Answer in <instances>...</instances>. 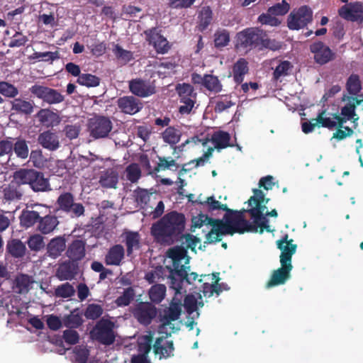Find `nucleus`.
Returning a JSON list of instances; mask_svg holds the SVG:
<instances>
[{
    "mask_svg": "<svg viewBox=\"0 0 363 363\" xmlns=\"http://www.w3.org/2000/svg\"><path fill=\"white\" fill-rule=\"evenodd\" d=\"M181 246H176L170 249L167 252L168 258L172 265L169 267L171 271H174L171 278V289L174 291V297L169 307L165 310V316L163 318L162 332L172 331L175 328L171 325V320H177L181 315L182 309L183 294L186 290L183 289L185 284H191L196 281L198 274L195 272L188 273L189 267L187 266L189 257L186 252L188 249L196 252V248L199 245L201 249V240L192 235H184L180 239Z\"/></svg>",
    "mask_w": 363,
    "mask_h": 363,
    "instance_id": "1",
    "label": "nucleus"
},
{
    "mask_svg": "<svg viewBox=\"0 0 363 363\" xmlns=\"http://www.w3.org/2000/svg\"><path fill=\"white\" fill-rule=\"evenodd\" d=\"M224 220H214L205 214L200 213L193 216L191 228L211 227V231L206 235L208 242L220 240L221 237L226 234L244 233L247 229L248 224L241 213L227 214Z\"/></svg>",
    "mask_w": 363,
    "mask_h": 363,
    "instance_id": "2",
    "label": "nucleus"
},
{
    "mask_svg": "<svg viewBox=\"0 0 363 363\" xmlns=\"http://www.w3.org/2000/svg\"><path fill=\"white\" fill-rule=\"evenodd\" d=\"M254 195L248 200L249 206L251 207L249 210L254 224L250 223L245 218L244 219L248 224L247 229L245 232H255L262 233L264 230L272 232L273 230L268 224V220L264 216H270L273 217L277 216V212L275 209L269 211L266 204L269 199L265 198V195L262 191L259 189L253 190Z\"/></svg>",
    "mask_w": 363,
    "mask_h": 363,
    "instance_id": "3",
    "label": "nucleus"
},
{
    "mask_svg": "<svg viewBox=\"0 0 363 363\" xmlns=\"http://www.w3.org/2000/svg\"><path fill=\"white\" fill-rule=\"evenodd\" d=\"M277 244L281 252V267L273 272L270 280L267 284V288L284 284L290 278V272L293 267L291 257L296 252V245L294 244L292 239L289 240L286 235L281 240H278Z\"/></svg>",
    "mask_w": 363,
    "mask_h": 363,
    "instance_id": "4",
    "label": "nucleus"
},
{
    "mask_svg": "<svg viewBox=\"0 0 363 363\" xmlns=\"http://www.w3.org/2000/svg\"><path fill=\"white\" fill-rule=\"evenodd\" d=\"M183 228V217L175 212L168 213L152 225V234L157 238H163L179 233Z\"/></svg>",
    "mask_w": 363,
    "mask_h": 363,
    "instance_id": "5",
    "label": "nucleus"
},
{
    "mask_svg": "<svg viewBox=\"0 0 363 363\" xmlns=\"http://www.w3.org/2000/svg\"><path fill=\"white\" fill-rule=\"evenodd\" d=\"M165 316V311H164V315L161 318V325L159 328V333L162 335L160 337H157L156 342L154 345V350L157 355L160 356V358H166L172 355L174 351L173 342L171 340H169L167 336L170 335L172 333H174L178 330V324L174 323L175 320H171V325L174 326V329L172 331L169 332H162L161 328L163 326V318Z\"/></svg>",
    "mask_w": 363,
    "mask_h": 363,
    "instance_id": "6",
    "label": "nucleus"
},
{
    "mask_svg": "<svg viewBox=\"0 0 363 363\" xmlns=\"http://www.w3.org/2000/svg\"><path fill=\"white\" fill-rule=\"evenodd\" d=\"M183 306L190 316L186 323V325L190 330H193L196 324L194 320L199 316L198 310L203 306L201 295L199 293L187 295L184 298Z\"/></svg>",
    "mask_w": 363,
    "mask_h": 363,
    "instance_id": "7",
    "label": "nucleus"
},
{
    "mask_svg": "<svg viewBox=\"0 0 363 363\" xmlns=\"http://www.w3.org/2000/svg\"><path fill=\"white\" fill-rule=\"evenodd\" d=\"M313 16L312 10L307 6H303L298 9L293 10L289 14L287 23L291 30H299L311 22Z\"/></svg>",
    "mask_w": 363,
    "mask_h": 363,
    "instance_id": "8",
    "label": "nucleus"
},
{
    "mask_svg": "<svg viewBox=\"0 0 363 363\" xmlns=\"http://www.w3.org/2000/svg\"><path fill=\"white\" fill-rule=\"evenodd\" d=\"M230 135L223 131H217L214 133L211 138L209 140V143L212 145H208V151H206L203 155L197 161L198 165H203L206 161H207L211 156L212 152L215 148L223 149L230 145Z\"/></svg>",
    "mask_w": 363,
    "mask_h": 363,
    "instance_id": "9",
    "label": "nucleus"
},
{
    "mask_svg": "<svg viewBox=\"0 0 363 363\" xmlns=\"http://www.w3.org/2000/svg\"><path fill=\"white\" fill-rule=\"evenodd\" d=\"M113 324L107 320L99 321L92 331V335L101 343L111 345L115 339Z\"/></svg>",
    "mask_w": 363,
    "mask_h": 363,
    "instance_id": "10",
    "label": "nucleus"
},
{
    "mask_svg": "<svg viewBox=\"0 0 363 363\" xmlns=\"http://www.w3.org/2000/svg\"><path fill=\"white\" fill-rule=\"evenodd\" d=\"M91 134L96 138L106 137L112 129L111 120L105 116H96L89 121Z\"/></svg>",
    "mask_w": 363,
    "mask_h": 363,
    "instance_id": "11",
    "label": "nucleus"
},
{
    "mask_svg": "<svg viewBox=\"0 0 363 363\" xmlns=\"http://www.w3.org/2000/svg\"><path fill=\"white\" fill-rule=\"evenodd\" d=\"M152 337L150 335L141 336L138 339V354L132 356L131 363H150L148 354L151 350Z\"/></svg>",
    "mask_w": 363,
    "mask_h": 363,
    "instance_id": "12",
    "label": "nucleus"
},
{
    "mask_svg": "<svg viewBox=\"0 0 363 363\" xmlns=\"http://www.w3.org/2000/svg\"><path fill=\"white\" fill-rule=\"evenodd\" d=\"M339 15L350 21H363V4L360 2L351 3L339 9Z\"/></svg>",
    "mask_w": 363,
    "mask_h": 363,
    "instance_id": "13",
    "label": "nucleus"
},
{
    "mask_svg": "<svg viewBox=\"0 0 363 363\" xmlns=\"http://www.w3.org/2000/svg\"><path fill=\"white\" fill-rule=\"evenodd\" d=\"M201 279L198 280L199 287L203 288V293L205 296H211L213 292L218 294L222 291L221 286L218 283V274L201 275Z\"/></svg>",
    "mask_w": 363,
    "mask_h": 363,
    "instance_id": "14",
    "label": "nucleus"
},
{
    "mask_svg": "<svg viewBox=\"0 0 363 363\" xmlns=\"http://www.w3.org/2000/svg\"><path fill=\"white\" fill-rule=\"evenodd\" d=\"M263 34L262 31L257 28H247L238 34V40L245 46H253L259 48Z\"/></svg>",
    "mask_w": 363,
    "mask_h": 363,
    "instance_id": "15",
    "label": "nucleus"
},
{
    "mask_svg": "<svg viewBox=\"0 0 363 363\" xmlns=\"http://www.w3.org/2000/svg\"><path fill=\"white\" fill-rule=\"evenodd\" d=\"M311 51L313 54L315 61L320 65L328 62L334 56L331 50L320 42L312 44Z\"/></svg>",
    "mask_w": 363,
    "mask_h": 363,
    "instance_id": "16",
    "label": "nucleus"
},
{
    "mask_svg": "<svg viewBox=\"0 0 363 363\" xmlns=\"http://www.w3.org/2000/svg\"><path fill=\"white\" fill-rule=\"evenodd\" d=\"M117 105L123 113L130 115L139 112L143 108L142 103L132 96L119 98L117 101Z\"/></svg>",
    "mask_w": 363,
    "mask_h": 363,
    "instance_id": "17",
    "label": "nucleus"
},
{
    "mask_svg": "<svg viewBox=\"0 0 363 363\" xmlns=\"http://www.w3.org/2000/svg\"><path fill=\"white\" fill-rule=\"evenodd\" d=\"M134 315L143 324H148L156 315V308L148 303H140L135 308Z\"/></svg>",
    "mask_w": 363,
    "mask_h": 363,
    "instance_id": "18",
    "label": "nucleus"
},
{
    "mask_svg": "<svg viewBox=\"0 0 363 363\" xmlns=\"http://www.w3.org/2000/svg\"><path fill=\"white\" fill-rule=\"evenodd\" d=\"M130 91L138 96L146 97L155 93V86L150 82L134 79L129 82Z\"/></svg>",
    "mask_w": 363,
    "mask_h": 363,
    "instance_id": "19",
    "label": "nucleus"
},
{
    "mask_svg": "<svg viewBox=\"0 0 363 363\" xmlns=\"http://www.w3.org/2000/svg\"><path fill=\"white\" fill-rule=\"evenodd\" d=\"M150 44L152 45L159 53H165L169 48L166 38L161 35L156 29L145 32Z\"/></svg>",
    "mask_w": 363,
    "mask_h": 363,
    "instance_id": "20",
    "label": "nucleus"
},
{
    "mask_svg": "<svg viewBox=\"0 0 363 363\" xmlns=\"http://www.w3.org/2000/svg\"><path fill=\"white\" fill-rule=\"evenodd\" d=\"M90 352L84 346L76 347L73 350V363H108L101 359V357L94 359H89Z\"/></svg>",
    "mask_w": 363,
    "mask_h": 363,
    "instance_id": "21",
    "label": "nucleus"
},
{
    "mask_svg": "<svg viewBox=\"0 0 363 363\" xmlns=\"http://www.w3.org/2000/svg\"><path fill=\"white\" fill-rule=\"evenodd\" d=\"M319 127L333 128L336 126L342 128L345 121L340 118V116H333L323 111L316 118Z\"/></svg>",
    "mask_w": 363,
    "mask_h": 363,
    "instance_id": "22",
    "label": "nucleus"
},
{
    "mask_svg": "<svg viewBox=\"0 0 363 363\" xmlns=\"http://www.w3.org/2000/svg\"><path fill=\"white\" fill-rule=\"evenodd\" d=\"M33 283L30 277L26 274L18 275L12 285L13 292L17 294H26L29 291Z\"/></svg>",
    "mask_w": 363,
    "mask_h": 363,
    "instance_id": "23",
    "label": "nucleus"
},
{
    "mask_svg": "<svg viewBox=\"0 0 363 363\" xmlns=\"http://www.w3.org/2000/svg\"><path fill=\"white\" fill-rule=\"evenodd\" d=\"M125 250L122 245H116L112 247L106 256V263L108 265H119L124 257Z\"/></svg>",
    "mask_w": 363,
    "mask_h": 363,
    "instance_id": "24",
    "label": "nucleus"
},
{
    "mask_svg": "<svg viewBox=\"0 0 363 363\" xmlns=\"http://www.w3.org/2000/svg\"><path fill=\"white\" fill-rule=\"evenodd\" d=\"M66 240L64 237H56L50 240L48 245V253L49 256L56 258L65 250Z\"/></svg>",
    "mask_w": 363,
    "mask_h": 363,
    "instance_id": "25",
    "label": "nucleus"
},
{
    "mask_svg": "<svg viewBox=\"0 0 363 363\" xmlns=\"http://www.w3.org/2000/svg\"><path fill=\"white\" fill-rule=\"evenodd\" d=\"M39 143L45 148L55 150L59 147V139L55 133L45 131L38 137Z\"/></svg>",
    "mask_w": 363,
    "mask_h": 363,
    "instance_id": "26",
    "label": "nucleus"
},
{
    "mask_svg": "<svg viewBox=\"0 0 363 363\" xmlns=\"http://www.w3.org/2000/svg\"><path fill=\"white\" fill-rule=\"evenodd\" d=\"M37 117L39 121L47 127L57 125L60 122L59 116L49 109H41Z\"/></svg>",
    "mask_w": 363,
    "mask_h": 363,
    "instance_id": "27",
    "label": "nucleus"
},
{
    "mask_svg": "<svg viewBox=\"0 0 363 363\" xmlns=\"http://www.w3.org/2000/svg\"><path fill=\"white\" fill-rule=\"evenodd\" d=\"M118 180V173L113 169H108L101 173L99 183L105 188H116Z\"/></svg>",
    "mask_w": 363,
    "mask_h": 363,
    "instance_id": "28",
    "label": "nucleus"
},
{
    "mask_svg": "<svg viewBox=\"0 0 363 363\" xmlns=\"http://www.w3.org/2000/svg\"><path fill=\"white\" fill-rule=\"evenodd\" d=\"M125 239L127 252L130 255L133 251L140 248V235L137 232L126 231L123 233Z\"/></svg>",
    "mask_w": 363,
    "mask_h": 363,
    "instance_id": "29",
    "label": "nucleus"
},
{
    "mask_svg": "<svg viewBox=\"0 0 363 363\" xmlns=\"http://www.w3.org/2000/svg\"><path fill=\"white\" fill-rule=\"evenodd\" d=\"M84 245L81 240L74 241L69 247L67 254L73 260H79L84 256Z\"/></svg>",
    "mask_w": 363,
    "mask_h": 363,
    "instance_id": "30",
    "label": "nucleus"
},
{
    "mask_svg": "<svg viewBox=\"0 0 363 363\" xmlns=\"http://www.w3.org/2000/svg\"><path fill=\"white\" fill-rule=\"evenodd\" d=\"M30 186L35 191H45L50 189L49 182L42 173L35 172V177L32 179Z\"/></svg>",
    "mask_w": 363,
    "mask_h": 363,
    "instance_id": "31",
    "label": "nucleus"
},
{
    "mask_svg": "<svg viewBox=\"0 0 363 363\" xmlns=\"http://www.w3.org/2000/svg\"><path fill=\"white\" fill-rule=\"evenodd\" d=\"M12 109L25 114H30L33 111V103L21 98L15 99L11 101Z\"/></svg>",
    "mask_w": 363,
    "mask_h": 363,
    "instance_id": "32",
    "label": "nucleus"
},
{
    "mask_svg": "<svg viewBox=\"0 0 363 363\" xmlns=\"http://www.w3.org/2000/svg\"><path fill=\"white\" fill-rule=\"evenodd\" d=\"M36 171L33 169H21L13 176L15 182L18 184H30Z\"/></svg>",
    "mask_w": 363,
    "mask_h": 363,
    "instance_id": "33",
    "label": "nucleus"
},
{
    "mask_svg": "<svg viewBox=\"0 0 363 363\" xmlns=\"http://www.w3.org/2000/svg\"><path fill=\"white\" fill-rule=\"evenodd\" d=\"M202 205L206 206V208L209 211H214L216 210H223L227 211V214L236 213L237 212H231L225 204L220 203L218 201L216 200L214 196H209L204 201H201ZM242 215L243 213L240 212Z\"/></svg>",
    "mask_w": 363,
    "mask_h": 363,
    "instance_id": "34",
    "label": "nucleus"
},
{
    "mask_svg": "<svg viewBox=\"0 0 363 363\" xmlns=\"http://www.w3.org/2000/svg\"><path fill=\"white\" fill-rule=\"evenodd\" d=\"M9 252L15 257H21L26 252L25 245L18 240H12L7 244Z\"/></svg>",
    "mask_w": 363,
    "mask_h": 363,
    "instance_id": "35",
    "label": "nucleus"
},
{
    "mask_svg": "<svg viewBox=\"0 0 363 363\" xmlns=\"http://www.w3.org/2000/svg\"><path fill=\"white\" fill-rule=\"evenodd\" d=\"M166 287L163 284H156L152 286L149 291L150 300L156 303H160L165 296Z\"/></svg>",
    "mask_w": 363,
    "mask_h": 363,
    "instance_id": "36",
    "label": "nucleus"
},
{
    "mask_svg": "<svg viewBox=\"0 0 363 363\" xmlns=\"http://www.w3.org/2000/svg\"><path fill=\"white\" fill-rule=\"evenodd\" d=\"M247 63L243 60H239L233 67V77L236 82L240 83L243 80V76L247 72Z\"/></svg>",
    "mask_w": 363,
    "mask_h": 363,
    "instance_id": "37",
    "label": "nucleus"
},
{
    "mask_svg": "<svg viewBox=\"0 0 363 363\" xmlns=\"http://www.w3.org/2000/svg\"><path fill=\"white\" fill-rule=\"evenodd\" d=\"M58 225V220L55 216H45L39 224V230L45 234L52 232Z\"/></svg>",
    "mask_w": 363,
    "mask_h": 363,
    "instance_id": "38",
    "label": "nucleus"
},
{
    "mask_svg": "<svg viewBox=\"0 0 363 363\" xmlns=\"http://www.w3.org/2000/svg\"><path fill=\"white\" fill-rule=\"evenodd\" d=\"M209 144L208 139L206 138L204 136H194L191 138L187 139L184 143L181 145V147L184 149L186 146H189L190 147H194L195 146L203 147V150L206 148V151H208V145Z\"/></svg>",
    "mask_w": 363,
    "mask_h": 363,
    "instance_id": "39",
    "label": "nucleus"
},
{
    "mask_svg": "<svg viewBox=\"0 0 363 363\" xmlns=\"http://www.w3.org/2000/svg\"><path fill=\"white\" fill-rule=\"evenodd\" d=\"M181 138V133L179 130L173 127L167 128L162 133V139L167 143L170 145H175L177 143Z\"/></svg>",
    "mask_w": 363,
    "mask_h": 363,
    "instance_id": "40",
    "label": "nucleus"
},
{
    "mask_svg": "<svg viewBox=\"0 0 363 363\" xmlns=\"http://www.w3.org/2000/svg\"><path fill=\"white\" fill-rule=\"evenodd\" d=\"M293 69L292 64L287 60L280 61L274 72V77L278 79L282 77L289 75Z\"/></svg>",
    "mask_w": 363,
    "mask_h": 363,
    "instance_id": "41",
    "label": "nucleus"
},
{
    "mask_svg": "<svg viewBox=\"0 0 363 363\" xmlns=\"http://www.w3.org/2000/svg\"><path fill=\"white\" fill-rule=\"evenodd\" d=\"M203 86L208 90L213 92H219L222 89V85L218 79L211 74L204 75Z\"/></svg>",
    "mask_w": 363,
    "mask_h": 363,
    "instance_id": "42",
    "label": "nucleus"
},
{
    "mask_svg": "<svg viewBox=\"0 0 363 363\" xmlns=\"http://www.w3.org/2000/svg\"><path fill=\"white\" fill-rule=\"evenodd\" d=\"M77 82L87 87H95L99 85L100 79L91 74H82L79 76Z\"/></svg>",
    "mask_w": 363,
    "mask_h": 363,
    "instance_id": "43",
    "label": "nucleus"
},
{
    "mask_svg": "<svg viewBox=\"0 0 363 363\" xmlns=\"http://www.w3.org/2000/svg\"><path fill=\"white\" fill-rule=\"evenodd\" d=\"M39 218V214L35 211H24L21 216L22 225L28 228L33 225Z\"/></svg>",
    "mask_w": 363,
    "mask_h": 363,
    "instance_id": "44",
    "label": "nucleus"
},
{
    "mask_svg": "<svg viewBox=\"0 0 363 363\" xmlns=\"http://www.w3.org/2000/svg\"><path fill=\"white\" fill-rule=\"evenodd\" d=\"M175 67V64L169 61L162 62L157 65L156 72L159 77H166L174 72Z\"/></svg>",
    "mask_w": 363,
    "mask_h": 363,
    "instance_id": "45",
    "label": "nucleus"
},
{
    "mask_svg": "<svg viewBox=\"0 0 363 363\" xmlns=\"http://www.w3.org/2000/svg\"><path fill=\"white\" fill-rule=\"evenodd\" d=\"M13 148L17 157L26 159L28 156L29 150L26 140H18L14 145L13 144Z\"/></svg>",
    "mask_w": 363,
    "mask_h": 363,
    "instance_id": "46",
    "label": "nucleus"
},
{
    "mask_svg": "<svg viewBox=\"0 0 363 363\" xmlns=\"http://www.w3.org/2000/svg\"><path fill=\"white\" fill-rule=\"evenodd\" d=\"M125 175L130 182L133 183L138 182L141 176V171L139 166L136 164H130L125 169Z\"/></svg>",
    "mask_w": 363,
    "mask_h": 363,
    "instance_id": "47",
    "label": "nucleus"
},
{
    "mask_svg": "<svg viewBox=\"0 0 363 363\" xmlns=\"http://www.w3.org/2000/svg\"><path fill=\"white\" fill-rule=\"evenodd\" d=\"M212 20V11L209 7H203L200 12L199 29L203 30L211 23Z\"/></svg>",
    "mask_w": 363,
    "mask_h": 363,
    "instance_id": "48",
    "label": "nucleus"
},
{
    "mask_svg": "<svg viewBox=\"0 0 363 363\" xmlns=\"http://www.w3.org/2000/svg\"><path fill=\"white\" fill-rule=\"evenodd\" d=\"M290 9V5L285 0H282L281 2L274 4V6L268 9L269 12L272 13L274 16H284Z\"/></svg>",
    "mask_w": 363,
    "mask_h": 363,
    "instance_id": "49",
    "label": "nucleus"
},
{
    "mask_svg": "<svg viewBox=\"0 0 363 363\" xmlns=\"http://www.w3.org/2000/svg\"><path fill=\"white\" fill-rule=\"evenodd\" d=\"M347 89L352 95H357L359 92L361 84L358 76L352 74L349 77L347 82Z\"/></svg>",
    "mask_w": 363,
    "mask_h": 363,
    "instance_id": "50",
    "label": "nucleus"
},
{
    "mask_svg": "<svg viewBox=\"0 0 363 363\" xmlns=\"http://www.w3.org/2000/svg\"><path fill=\"white\" fill-rule=\"evenodd\" d=\"M258 21L262 24L274 27L278 26L281 23V21L275 16L269 12V10H267L266 13H262L258 17Z\"/></svg>",
    "mask_w": 363,
    "mask_h": 363,
    "instance_id": "51",
    "label": "nucleus"
},
{
    "mask_svg": "<svg viewBox=\"0 0 363 363\" xmlns=\"http://www.w3.org/2000/svg\"><path fill=\"white\" fill-rule=\"evenodd\" d=\"M354 108H355L354 106L352 105V104H348V105L344 106L342 108V111H341V114H342V117H340V118L345 120V122L349 120H353L354 128H355L357 125V123L356 121H357L358 118H354V116H355Z\"/></svg>",
    "mask_w": 363,
    "mask_h": 363,
    "instance_id": "52",
    "label": "nucleus"
},
{
    "mask_svg": "<svg viewBox=\"0 0 363 363\" xmlns=\"http://www.w3.org/2000/svg\"><path fill=\"white\" fill-rule=\"evenodd\" d=\"M74 287L69 283L63 284L55 289V295L62 298H69L74 294Z\"/></svg>",
    "mask_w": 363,
    "mask_h": 363,
    "instance_id": "53",
    "label": "nucleus"
},
{
    "mask_svg": "<svg viewBox=\"0 0 363 363\" xmlns=\"http://www.w3.org/2000/svg\"><path fill=\"white\" fill-rule=\"evenodd\" d=\"M230 41L229 33L225 30H218L215 33L214 43L217 48L226 46Z\"/></svg>",
    "mask_w": 363,
    "mask_h": 363,
    "instance_id": "54",
    "label": "nucleus"
},
{
    "mask_svg": "<svg viewBox=\"0 0 363 363\" xmlns=\"http://www.w3.org/2000/svg\"><path fill=\"white\" fill-rule=\"evenodd\" d=\"M234 104L235 103L232 101L230 96H223L216 101L215 111L216 112L220 113L229 108Z\"/></svg>",
    "mask_w": 363,
    "mask_h": 363,
    "instance_id": "55",
    "label": "nucleus"
},
{
    "mask_svg": "<svg viewBox=\"0 0 363 363\" xmlns=\"http://www.w3.org/2000/svg\"><path fill=\"white\" fill-rule=\"evenodd\" d=\"M30 160L35 167L43 168L47 165V161L40 150H33L30 152Z\"/></svg>",
    "mask_w": 363,
    "mask_h": 363,
    "instance_id": "56",
    "label": "nucleus"
},
{
    "mask_svg": "<svg viewBox=\"0 0 363 363\" xmlns=\"http://www.w3.org/2000/svg\"><path fill=\"white\" fill-rule=\"evenodd\" d=\"M134 294H135L133 289L128 288L124 291L122 296H119L116 300V303L118 306H128L130 301L133 298Z\"/></svg>",
    "mask_w": 363,
    "mask_h": 363,
    "instance_id": "57",
    "label": "nucleus"
},
{
    "mask_svg": "<svg viewBox=\"0 0 363 363\" xmlns=\"http://www.w3.org/2000/svg\"><path fill=\"white\" fill-rule=\"evenodd\" d=\"M113 52L117 58L123 63L129 62L133 58V55L130 51L123 49L118 45L114 46Z\"/></svg>",
    "mask_w": 363,
    "mask_h": 363,
    "instance_id": "58",
    "label": "nucleus"
},
{
    "mask_svg": "<svg viewBox=\"0 0 363 363\" xmlns=\"http://www.w3.org/2000/svg\"><path fill=\"white\" fill-rule=\"evenodd\" d=\"M0 94L6 97H14L18 94V89L7 82H0Z\"/></svg>",
    "mask_w": 363,
    "mask_h": 363,
    "instance_id": "59",
    "label": "nucleus"
},
{
    "mask_svg": "<svg viewBox=\"0 0 363 363\" xmlns=\"http://www.w3.org/2000/svg\"><path fill=\"white\" fill-rule=\"evenodd\" d=\"M103 312V309L101 306L98 304H90L86 308L85 311V316L89 319H96L98 318Z\"/></svg>",
    "mask_w": 363,
    "mask_h": 363,
    "instance_id": "60",
    "label": "nucleus"
},
{
    "mask_svg": "<svg viewBox=\"0 0 363 363\" xmlns=\"http://www.w3.org/2000/svg\"><path fill=\"white\" fill-rule=\"evenodd\" d=\"M63 100L64 96L60 92L49 88L44 101L50 104H53L60 103Z\"/></svg>",
    "mask_w": 363,
    "mask_h": 363,
    "instance_id": "61",
    "label": "nucleus"
},
{
    "mask_svg": "<svg viewBox=\"0 0 363 363\" xmlns=\"http://www.w3.org/2000/svg\"><path fill=\"white\" fill-rule=\"evenodd\" d=\"M281 48V43L275 40H271L267 38L264 33L262 40L259 43V49L269 48L272 50H279Z\"/></svg>",
    "mask_w": 363,
    "mask_h": 363,
    "instance_id": "62",
    "label": "nucleus"
},
{
    "mask_svg": "<svg viewBox=\"0 0 363 363\" xmlns=\"http://www.w3.org/2000/svg\"><path fill=\"white\" fill-rule=\"evenodd\" d=\"M134 194L136 201L141 205L146 204L152 196V193H150L147 190L143 189H136Z\"/></svg>",
    "mask_w": 363,
    "mask_h": 363,
    "instance_id": "63",
    "label": "nucleus"
},
{
    "mask_svg": "<svg viewBox=\"0 0 363 363\" xmlns=\"http://www.w3.org/2000/svg\"><path fill=\"white\" fill-rule=\"evenodd\" d=\"M73 203L72 196L69 193L64 194L58 198V203L60 208L67 212L70 209Z\"/></svg>",
    "mask_w": 363,
    "mask_h": 363,
    "instance_id": "64",
    "label": "nucleus"
}]
</instances>
